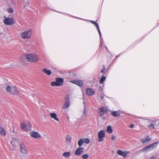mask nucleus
<instances>
[{
	"mask_svg": "<svg viewBox=\"0 0 159 159\" xmlns=\"http://www.w3.org/2000/svg\"><path fill=\"white\" fill-rule=\"evenodd\" d=\"M25 57L28 62L31 63H35L38 62L39 60V57L37 55L30 53L26 54L25 55Z\"/></svg>",
	"mask_w": 159,
	"mask_h": 159,
	"instance_id": "obj_1",
	"label": "nucleus"
},
{
	"mask_svg": "<svg viewBox=\"0 0 159 159\" xmlns=\"http://www.w3.org/2000/svg\"><path fill=\"white\" fill-rule=\"evenodd\" d=\"M6 89L7 92L13 95H16L19 93V91L15 86H7L6 87Z\"/></svg>",
	"mask_w": 159,
	"mask_h": 159,
	"instance_id": "obj_2",
	"label": "nucleus"
},
{
	"mask_svg": "<svg viewBox=\"0 0 159 159\" xmlns=\"http://www.w3.org/2000/svg\"><path fill=\"white\" fill-rule=\"evenodd\" d=\"M31 34L32 31L30 30H26L21 33L20 37L23 39H29L30 38Z\"/></svg>",
	"mask_w": 159,
	"mask_h": 159,
	"instance_id": "obj_3",
	"label": "nucleus"
},
{
	"mask_svg": "<svg viewBox=\"0 0 159 159\" xmlns=\"http://www.w3.org/2000/svg\"><path fill=\"white\" fill-rule=\"evenodd\" d=\"M64 81V79L62 78H56V81L51 83V85L52 86H59L62 85Z\"/></svg>",
	"mask_w": 159,
	"mask_h": 159,
	"instance_id": "obj_4",
	"label": "nucleus"
},
{
	"mask_svg": "<svg viewBox=\"0 0 159 159\" xmlns=\"http://www.w3.org/2000/svg\"><path fill=\"white\" fill-rule=\"evenodd\" d=\"M5 17L4 20H3L4 23L7 25H12L15 23V20L12 18L6 17Z\"/></svg>",
	"mask_w": 159,
	"mask_h": 159,
	"instance_id": "obj_5",
	"label": "nucleus"
},
{
	"mask_svg": "<svg viewBox=\"0 0 159 159\" xmlns=\"http://www.w3.org/2000/svg\"><path fill=\"white\" fill-rule=\"evenodd\" d=\"M105 133L103 130H100L98 133V141L101 142L103 141V139L105 137Z\"/></svg>",
	"mask_w": 159,
	"mask_h": 159,
	"instance_id": "obj_6",
	"label": "nucleus"
},
{
	"mask_svg": "<svg viewBox=\"0 0 159 159\" xmlns=\"http://www.w3.org/2000/svg\"><path fill=\"white\" fill-rule=\"evenodd\" d=\"M158 143V142L154 143L151 144L143 148V150L144 151H147L148 150H151L154 149L157 146Z\"/></svg>",
	"mask_w": 159,
	"mask_h": 159,
	"instance_id": "obj_7",
	"label": "nucleus"
},
{
	"mask_svg": "<svg viewBox=\"0 0 159 159\" xmlns=\"http://www.w3.org/2000/svg\"><path fill=\"white\" fill-rule=\"evenodd\" d=\"M20 127L22 129H24L26 131H28L31 129L32 125L30 124H29L26 125L25 124L22 123L21 124Z\"/></svg>",
	"mask_w": 159,
	"mask_h": 159,
	"instance_id": "obj_8",
	"label": "nucleus"
},
{
	"mask_svg": "<svg viewBox=\"0 0 159 159\" xmlns=\"http://www.w3.org/2000/svg\"><path fill=\"white\" fill-rule=\"evenodd\" d=\"M117 153L119 155L121 156L124 158H125L129 154L130 152L129 151H123L121 150H118Z\"/></svg>",
	"mask_w": 159,
	"mask_h": 159,
	"instance_id": "obj_9",
	"label": "nucleus"
},
{
	"mask_svg": "<svg viewBox=\"0 0 159 159\" xmlns=\"http://www.w3.org/2000/svg\"><path fill=\"white\" fill-rule=\"evenodd\" d=\"M107 112V108L103 107L98 108V113L100 116H102Z\"/></svg>",
	"mask_w": 159,
	"mask_h": 159,
	"instance_id": "obj_10",
	"label": "nucleus"
},
{
	"mask_svg": "<svg viewBox=\"0 0 159 159\" xmlns=\"http://www.w3.org/2000/svg\"><path fill=\"white\" fill-rule=\"evenodd\" d=\"M30 135L32 138L38 139L41 137V136L38 132L32 131L30 132Z\"/></svg>",
	"mask_w": 159,
	"mask_h": 159,
	"instance_id": "obj_11",
	"label": "nucleus"
},
{
	"mask_svg": "<svg viewBox=\"0 0 159 159\" xmlns=\"http://www.w3.org/2000/svg\"><path fill=\"white\" fill-rule=\"evenodd\" d=\"M84 150V148H83L79 147L75 151V154L77 156H80L83 153Z\"/></svg>",
	"mask_w": 159,
	"mask_h": 159,
	"instance_id": "obj_12",
	"label": "nucleus"
},
{
	"mask_svg": "<svg viewBox=\"0 0 159 159\" xmlns=\"http://www.w3.org/2000/svg\"><path fill=\"white\" fill-rule=\"evenodd\" d=\"M20 150L21 152L24 154H27L28 153V151L25 146L23 143L20 144Z\"/></svg>",
	"mask_w": 159,
	"mask_h": 159,
	"instance_id": "obj_13",
	"label": "nucleus"
},
{
	"mask_svg": "<svg viewBox=\"0 0 159 159\" xmlns=\"http://www.w3.org/2000/svg\"><path fill=\"white\" fill-rule=\"evenodd\" d=\"M86 94L90 96L93 95L95 94L94 90L91 88H87L86 90Z\"/></svg>",
	"mask_w": 159,
	"mask_h": 159,
	"instance_id": "obj_14",
	"label": "nucleus"
},
{
	"mask_svg": "<svg viewBox=\"0 0 159 159\" xmlns=\"http://www.w3.org/2000/svg\"><path fill=\"white\" fill-rule=\"evenodd\" d=\"M70 82L79 86H81L83 84V81L81 80L71 81Z\"/></svg>",
	"mask_w": 159,
	"mask_h": 159,
	"instance_id": "obj_15",
	"label": "nucleus"
},
{
	"mask_svg": "<svg viewBox=\"0 0 159 159\" xmlns=\"http://www.w3.org/2000/svg\"><path fill=\"white\" fill-rule=\"evenodd\" d=\"M120 111H113L111 113V115L114 117H119L120 116Z\"/></svg>",
	"mask_w": 159,
	"mask_h": 159,
	"instance_id": "obj_16",
	"label": "nucleus"
},
{
	"mask_svg": "<svg viewBox=\"0 0 159 159\" xmlns=\"http://www.w3.org/2000/svg\"><path fill=\"white\" fill-rule=\"evenodd\" d=\"M7 134V132L4 128L0 126V134L2 136H5Z\"/></svg>",
	"mask_w": 159,
	"mask_h": 159,
	"instance_id": "obj_17",
	"label": "nucleus"
},
{
	"mask_svg": "<svg viewBox=\"0 0 159 159\" xmlns=\"http://www.w3.org/2000/svg\"><path fill=\"white\" fill-rule=\"evenodd\" d=\"M50 116L57 121H59V119L57 117V115L55 113H52L50 114Z\"/></svg>",
	"mask_w": 159,
	"mask_h": 159,
	"instance_id": "obj_18",
	"label": "nucleus"
},
{
	"mask_svg": "<svg viewBox=\"0 0 159 159\" xmlns=\"http://www.w3.org/2000/svg\"><path fill=\"white\" fill-rule=\"evenodd\" d=\"M70 102H65L63 104L62 108L63 109H67L69 107Z\"/></svg>",
	"mask_w": 159,
	"mask_h": 159,
	"instance_id": "obj_19",
	"label": "nucleus"
},
{
	"mask_svg": "<svg viewBox=\"0 0 159 159\" xmlns=\"http://www.w3.org/2000/svg\"><path fill=\"white\" fill-rule=\"evenodd\" d=\"M151 140V139L149 138V137L147 136L144 139L142 140V143H145L150 142Z\"/></svg>",
	"mask_w": 159,
	"mask_h": 159,
	"instance_id": "obj_20",
	"label": "nucleus"
},
{
	"mask_svg": "<svg viewBox=\"0 0 159 159\" xmlns=\"http://www.w3.org/2000/svg\"><path fill=\"white\" fill-rule=\"evenodd\" d=\"M42 71L46 74L47 75H50L51 74V71L50 70H47L46 69H43L42 70Z\"/></svg>",
	"mask_w": 159,
	"mask_h": 159,
	"instance_id": "obj_21",
	"label": "nucleus"
},
{
	"mask_svg": "<svg viewBox=\"0 0 159 159\" xmlns=\"http://www.w3.org/2000/svg\"><path fill=\"white\" fill-rule=\"evenodd\" d=\"M70 152H64L62 154V156L63 157L66 158L70 156Z\"/></svg>",
	"mask_w": 159,
	"mask_h": 159,
	"instance_id": "obj_22",
	"label": "nucleus"
},
{
	"mask_svg": "<svg viewBox=\"0 0 159 159\" xmlns=\"http://www.w3.org/2000/svg\"><path fill=\"white\" fill-rule=\"evenodd\" d=\"M84 141L83 138H81L80 139L78 142V145L79 147H80L84 143Z\"/></svg>",
	"mask_w": 159,
	"mask_h": 159,
	"instance_id": "obj_23",
	"label": "nucleus"
},
{
	"mask_svg": "<svg viewBox=\"0 0 159 159\" xmlns=\"http://www.w3.org/2000/svg\"><path fill=\"white\" fill-rule=\"evenodd\" d=\"M71 137L69 135H67L66 137V140L68 143H71Z\"/></svg>",
	"mask_w": 159,
	"mask_h": 159,
	"instance_id": "obj_24",
	"label": "nucleus"
},
{
	"mask_svg": "<svg viewBox=\"0 0 159 159\" xmlns=\"http://www.w3.org/2000/svg\"><path fill=\"white\" fill-rule=\"evenodd\" d=\"M107 131L109 133H111L112 132L113 130L111 126L109 125L107 127Z\"/></svg>",
	"mask_w": 159,
	"mask_h": 159,
	"instance_id": "obj_25",
	"label": "nucleus"
},
{
	"mask_svg": "<svg viewBox=\"0 0 159 159\" xmlns=\"http://www.w3.org/2000/svg\"><path fill=\"white\" fill-rule=\"evenodd\" d=\"M106 77L105 76H103L101 77L99 80V82L100 84H102L103 82L105 80Z\"/></svg>",
	"mask_w": 159,
	"mask_h": 159,
	"instance_id": "obj_26",
	"label": "nucleus"
},
{
	"mask_svg": "<svg viewBox=\"0 0 159 159\" xmlns=\"http://www.w3.org/2000/svg\"><path fill=\"white\" fill-rule=\"evenodd\" d=\"M89 155L87 154H83L81 157L83 159H87L89 157Z\"/></svg>",
	"mask_w": 159,
	"mask_h": 159,
	"instance_id": "obj_27",
	"label": "nucleus"
},
{
	"mask_svg": "<svg viewBox=\"0 0 159 159\" xmlns=\"http://www.w3.org/2000/svg\"><path fill=\"white\" fill-rule=\"evenodd\" d=\"M84 143L86 144H88L90 143V141L89 138H83Z\"/></svg>",
	"mask_w": 159,
	"mask_h": 159,
	"instance_id": "obj_28",
	"label": "nucleus"
},
{
	"mask_svg": "<svg viewBox=\"0 0 159 159\" xmlns=\"http://www.w3.org/2000/svg\"><path fill=\"white\" fill-rule=\"evenodd\" d=\"M148 126L150 129H154L155 128V126L154 124H150L148 125Z\"/></svg>",
	"mask_w": 159,
	"mask_h": 159,
	"instance_id": "obj_29",
	"label": "nucleus"
},
{
	"mask_svg": "<svg viewBox=\"0 0 159 159\" xmlns=\"http://www.w3.org/2000/svg\"><path fill=\"white\" fill-rule=\"evenodd\" d=\"M66 102H70L69 95H66L65 97Z\"/></svg>",
	"mask_w": 159,
	"mask_h": 159,
	"instance_id": "obj_30",
	"label": "nucleus"
},
{
	"mask_svg": "<svg viewBox=\"0 0 159 159\" xmlns=\"http://www.w3.org/2000/svg\"><path fill=\"white\" fill-rule=\"evenodd\" d=\"M7 11L10 13H12L13 12V10L12 8H9L7 10Z\"/></svg>",
	"mask_w": 159,
	"mask_h": 159,
	"instance_id": "obj_31",
	"label": "nucleus"
},
{
	"mask_svg": "<svg viewBox=\"0 0 159 159\" xmlns=\"http://www.w3.org/2000/svg\"><path fill=\"white\" fill-rule=\"evenodd\" d=\"M105 70V66L103 65L102 66V69L101 70L100 72L102 73H103L104 71V70Z\"/></svg>",
	"mask_w": 159,
	"mask_h": 159,
	"instance_id": "obj_32",
	"label": "nucleus"
},
{
	"mask_svg": "<svg viewBox=\"0 0 159 159\" xmlns=\"http://www.w3.org/2000/svg\"><path fill=\"white\" fill-rule=\"evenodd\" d=\"M90 22L94 24V25L96 26V27H98V24L96 22L93 21H91V20L90 21Z\"/></svg>",
	"mask_w": 159,
	"mask_h": 159,
	"instance_id": "obj_33",
	"label": "nucleus"
},
{
	"mask_svg": "<svg viewBox=\"0 0 159 159\" xmlns=\"http://www.w3.org/2000/svg\"><path fill=\"white\" fill-rule=\"evenodd\" d=\"M116 139V137L115 136L112 135L111 136V139L112 140H115Z\"/></svg>",
	"mask_w": 159,
	"mask_h": 159,
	"instance_id": "obj_34",
	"label": "nucleus"
},
{
	"mask_svg": "<svg viewBox=\"0 0 159 159\" xmlns=\"http://www.w3.org/2000/svg\"><path fill=\"white\" fill-rule=\"evenodd\" d=\"M97 28V30L98 32V33L100 35V36L101 35V32H100V31L99 30V26H98V27H96Z\"/></svg>",
	"mask_w": 159,
	"mask_h": 159,
	"instance_id": "obj_35",
	"label": "nucleus"
},
{
	"mask_svg": "<svg viewBox=\"0 0 159 159\" xmlns=\"http://www.w3.org/2000/svg\"><path fill=\"white\" fill-rule=\"evenodd\" d=\"M134 126V125L133 124H131L129 126V127L131 128H133Z\"/></svg>",
	"mask_w": 159,
	"mask_h": 159,
	"instance_id": "obj_36",
	"label": "nucleus"
},
{
	"mask_svg": "<svg viewBox=\"0 0 159 159\" xmlns=\"http://www.w3.org/2000/svg\"><path fill=\"white\" fill-rule=\"evenodd\" d=\"M11 144H12L13 145V146H14L15 145V143H14V141H13H13H11Z\"/></svg>",
	"mask_w": 159,
	"mask_h": 159,
	"instance_id": "obj_37",
	"label": "nucleus"
},
{
	"mask_svg": "<svg viewBox=\"0 0 159 159\" xmlns=\"http://www.w3.org/2000/svg\"><path fill=\"white\" fill-rule=\"evenodd\" d=\"M103 45V43H102V42H100V47H102V46Z\"/></svg>",
	"mask_w": 159,
	"mask_h": 159,
	"instance_id": "obj_38",
	"label": "nucleus"
},
{
	"mask_svg": "<svg viewBox=\"0 0 159 159\" xmlns=\"http://www.w3.org/2000/svg\"><path fill=\"white\" fill-rule=\"evenodd\" d=\"M149 159H156V158L155 157H152Z\"/></svg>",
	"mask_w": 159,
	"mask_h": 159,
	"instance_id": "obj_39",
	"label": "nucleus"
},
{
	"mask_svg": "<svg viewBox=\"0 0 159 159\" xmlns=\"http://www.w3.org/2000/svg\"><path fill=\"white\" fill-rule=\"evenodd\" d=\"M105 48L107 49V50L108 51V49H107V47H106V46H105Z\"/></svg>",
	"mask_w": 159,
	"mask_h": 159,
	"instance_id": "obj_40",
	"label": "nucleus"
},
{
	"mask_svg": "<svg viewBox=\"0 0 159 159\" xmlns=\"http://www.w3.org/2000/svg\"><path fill=\"white\" fill-rule=\"evenodd\" d=\"M101 98L102 99L103 98V96H101Z\"/></svg>",
	"mask_w": 159,
	"mask_h": 159,
	"instance_id": "obj_41",
	"label": "nucleus"
},
{
	"mask_svg": "<svg viewBox=\"0 0 159 159\" xmlns=\"http://www.w3.org/2000/svg\"><path fill=\"white\" fill-rule=\"evenodd\" d=\"M68 121H69V117H68Z\"/></svg>",
	"mask_w": 159,
	"mask_h": 159,
	"instance_id": "obj_42",
	"label": "nucleus"
}]
</instances>
